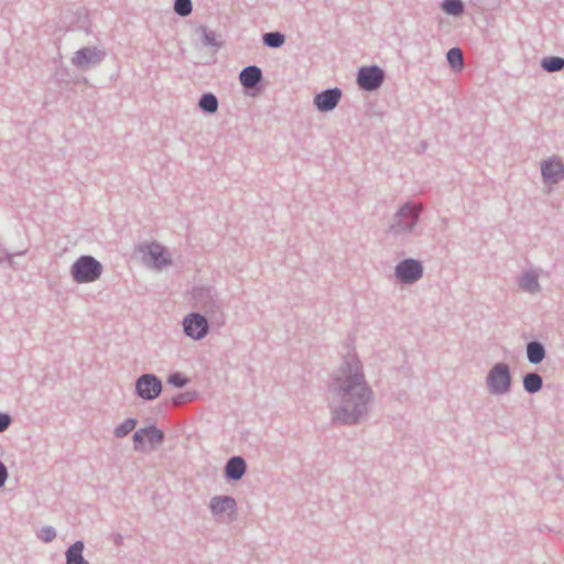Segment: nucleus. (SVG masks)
Masks as SVG:
<instances>
[{
	"label": "nucleus",
	"instance_id": "nucleus-1",
	"mask_svg": "<svg viewBox=\"0 0 564 564\" xmlns=\"http://www.w3.org/2000/svg\"><path fill=\"white\" fill-rule=\"evenodd\" d=\"M328 393V406L334 424L358 425L368 417L375 401V392L355 351L347 352L333 371Z\"/></svg>",
	"mask_w": 564,
	"mask_h": 564
},
{
	"label": "nucleus",
	"instance_id": "nucleus-2",
	"mask_svg": "<svg viewBox=\"0 0 564 564\" xmlns=\"http://www.w3.org/2000/svg\"><path fill=\"white\" fill-rule=\"evenodd\" d=\"M195 305L218 325L225 324L224 303L216 288L212 285H198L192 291Z\"/></svg>",
	"mask_w": 564,
	"mask_h": 564
},
{
	"label": "nucleus",
	"instance_id": "nucleus-3",
	"mask_svg": "<svg viewBox=\"0 0 564 564\" xmlns=\"http://www.w3.org/2000/svg\"><path fill=\"white\" fill-rule=\"evenodd\" d=\"M423 205L414 202L404 203L394 214L388 232L394 237L412 234L420 220Z\"/></svg>",
	"mask_w": 564,
	"mask_h": 564
},
{
	"label": "nucleus",
	"instance_id": "nucleus-4",
	"mask_svg": "<svg viewBox=\"0 0 564 564\" xmlns=\"http://www.w3.org/2000/svg\"><path fill=\"white\" fill-rule=\"evenodd\" d=\"M512 386L511 370L508 364L497 362L488 371L486 387L491 395H503Z\"/></svg>",
	"mask_w": 564,
	"mask_h": 564
},
{
	"label": "nucleus",
	"instance_id": "nucleus-5",
	"mask_svg": "<svg viewBox=\"0 0 564 564\" xmlns=\"http://www.w3.org/2000/svg\"><path fill=\"white\" fill-rule=\"evenodd\" d=\"M102 273V264L93 256H80L70 268V274L77 283H91Z\"/></svg>",
	"mask_w": 564,
	"mask_h": 564
},
{
	"label": "nucleus",
	"instance_id": "nucleus-6",
	"mask_svg": "<svg viewBox=\"0 0 564 564\" xmlns=\"http://www.w3.org/2000/svg\"><path fill=\"white\" fill-rule=\"evenodd\" d=\"M424 273L423 264L420 260L406 258L397 263L394 268L395 279L404 285H412L422 279Z\"/></svg>",
	"mask_w": 564,
	"mask_h": 564
},
{
	"label": "nucleus",
	"instance_id": "nucleus-7",
	"mask_svg": "<svg viewBox=\"0 0 564 564\" xmlns=\"http://www.w3.org/2000/svg\"><path fill=\"white\" fill-rule=\"evenodd\" d=\"M182 325L184 334L193 340L205 338L210 328L207 317L198 312L185 315Z\"/></svg>",
	"mask_w": 564,
	"mask_h": 564
},
{
	"label": "nucleus",
	"instance_id": "nucleus-8",
	"mask_svg": "<svg viewBox=\"0 0 564 564\" xmlns=\"http://www.w3.org/2000/svg\"><path fill=\"white\" fill-rule=\"evenodd\" d=\"M106 57V52L96 46H85L74 53L72 64L80 69L87 70L98 66Z\"/></svg>",
	"mask_w": 564,
	"mask_h": 564
},
{
	"label": "nucleus",
	"instance_id": "nucleus-9",
	"mask_svg": "<svg viewBox=\"0 0 564 564\" xmlns=\"http://www.w3.org/2000/svg\"><path fill=\"white\" fill-rule=\"evenodd\" d=\"M356 82L362 90H377L384 82V72L377 65L362 66L357 73Z\"/></svg>",
	"mask_w": 564,
	"mask_h": 564
},
{
	"label": "nucleus",
	"instance_id": "nucleus-10",
	"mask_svg": "<svg viewBox=\"0 0 564 564\" xmlns=\"http://www.w3.org/2000/svg\"><path fill=\"white\" fill-rule=\"evenodd\" d=\"M162 392V381L153 373L141 375L135 380V394L145 400H155Z\"/></svg>",
	"mask_w": 564,
	"mask_h": 564
},
{
	"label": "nucleus",
	"instance_id": "nucleus-11",
	"mask_svg": "<svg viewBox=\"0 0 564 564\" xmlns=\"http://www.w3.org/2000/svg\"><path fill=\"white\" fill-rule=\"evenodd\" d=\"M209 509L218 522L231 520L237 510V501L231 496H215L209 501Z\"/></svg>",
	"mask_w": 564,
	"mask_h": 564
},
{
	"label": "nucleus",
	"instance_id": "nucleus-12",
	"mask_svg": "<svg viewBox=\"0 0 564 564\" xmlns=\"http://www.w3.org/2000/svg\"><path fill=\"white\" fill-rule=\"evenodd\" d=\"M142 252H144V263L151 265L155 270H161L170 265L172 262L165 248L158 242L148 243L142 248Z\"/></svg>",
	"mask_w": 564,
	"mask_h": 564
},
{
	"label": "nucleus",
	"instance_id": "nucleus-13",
	"mask_svg": "<svg viewBox=\"0 0 564 564\" xmlns=\"http://www.w3.org/2000/svg\"><path fill=\"white\" fill-rule=\"evenodd\" d=\"M343 91L340 88H327L314 96L313 105L319 112H329L338 106Z\"/></svg>",
	"mask_w": 564,
	"mask_h": 564
},
{
	"label": "nucleus",
	"instance_id": "nucleus-14",
	"mask_svg": "<svg viewBox=\"0 0 564 564\" xmlns=\"http://www.w3.org/2000/svg\"><path fill=\"white\" fill-rule=\"evenodd\" d=\"M541 173L545 183L556 184L564 177V165L557 159H549L542 162Z\"/></svg>",
	"mask_w": 564,
	"mask_h": 564
},
{
	"label": "nucleus",
	"instance_id": "nucleus-15",
	"mask_svg": "<svg viewBox=\"0 0 564 564\" xmlns=\"http://www.w3.org/2000/svg\"><path fill=\"white\" fill-rule=\"evenodd\" d=\"M224 471L227 480L238 481L247 471L246 460L241 456H232L227 460Z\"/></svg>",
	"mask_w": 564,
	"mask_h": 564
},
{
	"label": "nucleus",
	"instance_id": "nucleus-16",
	"mask_svg": "<svg viewBox=\"0 0 564 564\" xmlns=\"http://www.w3.org/2000/svg\"><path fill=\"white\" fill-rule=\"evenodd\" d=\"M263 78L262 69L256 65H249L241 69L239 80L245 88H257Z\"/></svg>",
	"mask_w": 564,
	"mask_h": 564
},
{
	"label": "nucleus",
	"instance_id": "nucleus-17",
	"mask_svg": "<svg viewBox=\"0 0 564 564\" xmlns=\"http://www.w3.org/2000/svg\"><path fill=\"white\" fill-rule=\"evenodd\" d=\"M518 285L520 290L531 295L541 292L539 282V274L534 270H527L518 278Z\"/></svg>",
	"mask_w": 564,
	"mask_h": 564
},
{
	"label": "nucleus",
	"instance_id": "nucleus-18",
	"mask_svg": "<svg viewBox=\"0 0 564 564\" xmlns=\"http://www.w3.org/2000/svg\"><path fill=\"white\" fill-rule=\"evenodd\" d=\"M85 544L82 540L69 545L65 552L66 564H89V562L83 556Z\"/></svg>",
	"mask_w": 564,
	"mask_h": 564
},
{
	"label": "nucleus",
	"instance_id": "nucleus-19",
	"mask_svg": "<svg viewBox=\"0 0 564 564\" xmlns=\"http://www.w3.org/2000/svg\"><path fill=\"white\" fill-rule=\"evenodd\" d=\"M527 359L532 365H539L546 356L544 345L539 340L529 341L525 346Z\"/></svg>",
	"mask_w": 564,
	"mask_h": 564
},
{
	"label": "nucleus",
	"instance_id": "nucleus-20",
	"mask_svg": "<svg viewBox=\"0 0 564 564\" xmlns=\"http://www.w3.org/2000/svg\"><path fill=\"white\" fill-rule=\"evenodd\" d=\"M523 389L530 394L539 392L543 387V379L538 372H528L522 379Z\"/></svg>",
	"mask_w": 564,
	"mask_h": 564
},
{
	"label": "nucleus",
	"instance_id": "nucleus-21",
	"mask_svg": "<svg viewBox=\"0 0 564 564\" xmlns=\"http://www.w3.org/2000/svg\"><path fill=\"white\" fill-rule=\"evenodd\" d=\"M218 99L213 93H204L198 100V107L205 113H215L218 110Z\"/></svg>",
	"mask_w": 564,
	"mask_h": 564
},
{
	"label": "nucleus",
	"instance_id": "nucleus-22",
	"mask_svg": "<svg viewBox=\"0 0 564 564\" xmlns=\"http://www.w3.org/2000/svg\"><path fill=\"white\" fill-rule=\"evenodd\" d=\"M541 67L546 73H557L564 69V57L546 56L541 61Z\"/></svg>",
	"mask_w": 564,
	"mask_h": 564
},
{
	"label": "nucleus",
	"instance_id": "nucleus-23",
	"mask_svg": "<svg viewBox=\"0 0 564 564\" xmlns=\"http://www.w3.org/2000/svg\"><path fill=\"white\" fill-rule=\"evenodd\" d=\"M285 40V35L280 31L267 32L262 35L263 45L270 48H280Z\"/></svg>",
	"mask_w": 564,
	"mask_h": 564
},
{
	"label": "nucleus",
	"instance_id": "nucleus-24",
	"mask_svg": "<svg viewBox=\"0 0 564 564\" xmlns=\"http://www.w3.org/2000/svg\"><path fill=\"white\" fill-rule=\"evenodd\" d=\"M441 8L448 15L459 17L464 13L465 6L462 0H443Z\"/></svg>",
	"mask_w": 564,
	"mask_h": 564
},
{
	"label": "nucleus",
	"instance_id": "nucleus-25",
	"mask_svg": "<svg viewBox=\"0 0 564 564\" xmlns=\"http://www.w3.org/2000/svg\"><path fill=\"white\" fill-rule=\"evenodd\" d=\"M447 62L453 69H462L464 66V55L460 48L452 47L446 54Z\"/></svg>",
	"mask_w": 564,
	"mask_h": 564
},
{
	"label": "nucleus",
	"instance_id": "nucleus-26",
	"mask_svg": "<svg viewBox=\"0 0 564 564\" xmlns=\"http://www.w3.org/2000/svg\"><path fill=\"white\" fill-rule=\"evenodd\" d=\"M137 423H138V421L134 417L126 419L121 424H119L113 430L115 437L122 438V437L127 436L129 433H131L135 429Z\"/></svg>",
	"mask_w": 564,
	"mask_h": 564
},
{
	"label": "nucleus",
	"instance_id": "nucleus-27",
	"mask_svg": "<svg viewBox=\"0 0 564 564\" xmlns=\"http://www.w3.org/2000/svg\"><path fill=\"white\" fill-rule=\"evenodd\" d=\"M145 434L149 442L152 445L161 444L164 440V433L155 425H149L145 427Z\"/></svg>",
	"mask_w": 564,
	"mask_h": 564
},
{
	"label": "nucleus",
	"instance_id": "nucleus-28",
	"mask_svg": "<svg viewBox=\"0 0 564 564\" xmlns=\"http://www.w3.org/2000/svg\"><path fill=\"white\" fill-rule=\"evenodd\" d=\"M174 11L180 17H187L193 11L192 0H174Z\"/></svg>",
	"mask_w": 564,
	"mask_h": 564
},
{
	"label": "nucleus",
	"instance_id": "nucleus-29",
	"mask_svg": "<svg viewBox=\"0 0 564 564\" xmlns=\"http://www.w3.org/2000/svg\"><path fill=\"white\" fill-rule=\"evenodd\" d=\"M202 42L205 46L220 47V43L216 39V34L213 31L202 28Z\"/></svg>",
	"mask_w": 564,
	"mask_h": 564
},
{
	"label": "nucleus",
	"instance_id": "nucleus-30",
	"mask_svg": "<svg viewBox=\"0 0 564 564\" xmlns=\"http://www.w3.org/2000/svg\"><path fill=\"white\" fill-rule=\"evenodd\" d=\"M147 437L145 427L139 429L133 433V448L137 452L144 451V438Z\"/></svg>",
	"mask_w": 564,
	"mask_h": 564
},
{
	"label": "nucleus",
	"instance_id": "nucleus-31",
	"mask_svg": "<svg viewBox=\"0 0 564 564\" xmlns=\"http://www.w3.org/2000/svg\"><path fill=\"white\" fill-rule=\"evenodd\" d=\"M37 538L44 543H50L56 538V530L51 525H45L39 531Z\"/></svg>",
	"mask_w": 564,
	"mask_h": 564
},
{
	"label": "nucleus",
	"instance_id": "nucleus-32",
	"mask_svg": "<svg viewBox=\"0 0 564 564\" xmlns=\"http://www.w3.org/2000/svg\"><path fill=\"white\" fill-rule=\"evenodd\" d=\"M187 382L188 379L181 372H173L167 378V383L176 388H183Z\"/></svg>",
	"mask_w": 564,
	"mask_h": 564
},
{
	"label": "nucleus",
	"instance_id": "nucleus-33",
	"mask_svg": "<svg viewBox=\"0 0 564 564\" xmlns=\"http://www.w3.org/2000/svg\"><path fill=\"white\" fill-rule=\"evenodd\" d=\"M12 417L8 413L0 412V433L9 429Z\"/></svg>",
	"mask_w": 564,
	"mask_h": 564
},
{
	"label": "nucleus",
	"instance_id": "nucleus-34",
	"mask_svg": "<svg viewBox=\"0 0 564 564\" xmlns=\"http://www.w3.org/2000/svg\"><path fill=\"white\" fill-rule=\"evenodd\" d=\"M9 477L7 466L0 460V488H2Z\"/></svg>",
	"mask_w": 564,
	"mask_h": 564
},
{
	"label": "nucleus",
	"instance_id": "nucleus-35",
	"mask_svg": "<svg viewBox=\"0 0 564 564\" xmlns=\"http://www.w3.org/2000/svg\"><path fill=\"white\" fill-rule=\"evenodd\" d=\"M25 253H26V250H22V251L14 252V253H7V254H6V259H7L9 262H11V261H12V259H13L14 257H18V256H24Z\"/></svg>",
	"mask_w": 564,
	"mask_h": 564
},
{
	"label": "nucleus",
	"instance_id": "nucleus-36",
	"mask_svg": "<svg viewBox=\"0 0 564 564\" xmlns=\"http://www.w3.org/2000/svg\"><path fill=\"white\" fill-rule=\"evenodd\" d=\"M67 70L66 69H63L61 72H56L55 76L57 79L59 80H65V77L67 76Z\"/></svg>",
	"mask_w": 564,
	"mask_h": 564
},
{
	"label": "nucleus",
	"instance_id": "nucleus-37",
	"mask_svg": "<svg viewBox=\"0 0 564 564\" xmlns=\"http://www.w3.org/2000/svg\"><path fill=\"white\" fill-rule=\"evenodd\" d=\"M115 543H116L117 545H120V544L122 543V535H121V534H117V535L115 536Z\"/></svg>",
	"mask_w": 564,
	"mask_h": 564
},
{
	"label": "nucleus",
	"instance_id": "nucleus-38",
	"mask_svg": "<svg viewBox=\"0 0 564 564\" xmlns=\"http://www.w3.org/2000/svg\"><path fill=\"white\" fill-rule=\"evenodd\" d=\"M77 11H78V14H79V15H86V13H85V10H84V9H78Z\"/></svg>",
	"mask_w": 564,
	"mask_h": 564
},
{
	"label": "nucleus",
	"instance_id": "nucleus-39",
	"mask_svg": "<svg viewBox=\"0 0 564 564\" xmlns=\"http://www.w3.org/2000/svg\"><path fill=\"white\" fill-rule=\"evenodd\" d=\"M181 402H182L181 397H180V398L174 399V403H175V404H181Z\"/></svg>",
	"mask_w": 564,
	"mask_h": 564
}]
</instances>
